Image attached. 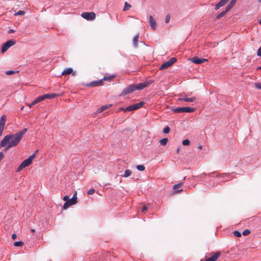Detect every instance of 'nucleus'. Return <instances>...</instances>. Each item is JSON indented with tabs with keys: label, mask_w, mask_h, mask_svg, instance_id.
I'll use <instances>...</instances> for the list:
<instances>
[{
	"label": "nucleus",
	"mask_w": 261,
	"mask_h": 261,
	"mask_svg": "<svg viewBox=\"0 0 261 261\" xmlns=\"http://www.w3.org/2000/svg\"><path fill=\"white\" fill-rule=\"evenodd\" d=\"M27 128H24L15 134H8L5 136L0 143V147H5L8 150L16 146L20 142L22 137L27 132Z\"/></svg>",
	"instance_id": "1"
},
{
	"label": "nucleus",
	"mask_w": 261,
	"mask_h": 261,
	"mask_svg": "<svg viewBox=\"0 0 261 261\" xmlns=\"http://www.w3.org/2000/svg\"><path fill=\"white\" fill-rule=\"evenodd\" d=\"M144 105V102L143 101H141L139 103L130 105L126 108H121V110L123 111L124 112L133 111L141 108Z\"/></svg>",
	"instance_id": "2"
},
{
	"label": "nucleus",
	"mask_w": 261,
	"mask_h": 261,
	"mask_svg": "<svg viewBox=\"0 0 261 261\" xmlns=\"http://www.w3.org/2000/svg\"><path fill=\"white\" fill-rule=\"evenodd\" d=\"M173 112L176 113H192L195 110L194 108L190 107H179L177 108L172 109Z\"/></svg>",
	"instance_id": "3"
},
{
	"label": "nucleus",
	"mask_w": 261,
	"mask_h": 261,
	"mask_svg": "<svg viewBox=\"0 0 261 261\" xmlns=\"http://www.w3.org/2000/svg\"><path fill=\"white\" fill-rule=\"evenodd\" d=\"M16 41L15 40H9L3 44L2 48V53H4L10 47L15 44Z\"/></svg>",
	"instance_id": "4"
},
{
	"label": "nucleus",
	"mask_w": 261,
	"mask_h": 261,
	"mask_svg": "<svg viewBox=\"0 0 261 261\" xmlns=\"http://www.w3.org/2000/svg\"><path fill=\"white\" fill-rule=\"evenodd\" d=\"M176 61V59L175 58H171L169 61L163 64L160 68V70H164L173 64Z\"/></svg>",
	"instance_id": "5"
},
{
	"label": "nucleus",
	"mask_w": 261,
	"mask_h": 261,
	"mask_svg": "<svg viewBox=\"0 0 261 261\" xmlns=\"http://www.w3.org/2000/svg\"><path fill=\"white\" fill-rule=\"evenodd\" d=\"M153 82V80H150L147 81H145L143 83H139L136 86V90H142L144 88L149 86L150 84H151Z\"/></svg>",
	"instance_id": "6"
},
{
	"label": "nucleus",
	"mask_w": 261,
	"mask_h": 261,
	"mask_svg": "<svg viewBox=\"0 0 261 261\" xmlns=\"http://www.w3.org/2000/svg\"><path fill=\"white\" fill-rule=\"evenodd\" d=\"M136 90V85H130L126 88H125L120 94V96H123L127 94L130 93Z\"/></svg>",
	"instance_id": "7"
},
{
	"label": "nucleus",
	"mask_w": 261,
	"mask_h": 261,
	"mask_svg": "<svg viewBox=\"0 0 261 261\" xmlns=\"http://www.w3.org/2000/svg\"><path fill=\"white\" fill-rule=\"evenodd\" d=\"M81 16L85 19L89 20H94L96 17V14L94 12H83Z\"/></svg>",
	"instance_id": "8"
},
{
	"label": "nucleus",
	"mask_w": 261,
	"mask_h": 261,
	"mask_svg": "<svg viewBox=\"0 0 261 261\" xmlns=\"http://www.w3.org/2000/svg\"><path fill=\"white\" fill-rule=\"evenodd\" d=\"M32 163V162L28 159L24 160L21 164L18 166L17 169V172H19L24 168L29 166Z\"/></svg>",
	"instance_id": "9"
},
{
	"label": "nucleus",
	"mask_w": 261,
	"mask_h": 261,
	"mask_svg": "<svg viewBox=\"0 0 261 261\" xmlns=\"http://www.w3.org/2000/svg\"><path fill=\"white\" fill-rule=\"evenodd\" d=\"M77 202V200H74L72 198L69 199L68 201L65 202L63 206V209L66 210L69 206L76 204Z\"/></svg>",
	"instance_id": "10"
},
{
	"label": "nucleus",
	"mask_w": 261,
	"mask_h": 261,
	"mask_svg": "<svg viewBox=\"0 0 261 261\" xmlns=\"http://www.w3.org/2000/svg\"><path fill=\"white\" fill-rule=\"evenodd\" d=\"M190 61L195 64H200L203 63L207 62L208 61V60L206 59H204V58L200 59L197 57H195L191 58L190 59Z\"/></svg>",
	"instance_id": "11"
},
{
	"label": "nucleus",
	"mask_w": 261,
	"mask_h": 261,
	"mask_svg": "<svg viewBox=\"0 0 261 261\" xmlns=\"http://www.w3.org/2000/svg\"><path fill=\"white\" fill-rule=\"evenodd\" d=\"M149 23L150 25L151 29L153 30H156L157 25L155 19L153 18L152 15L149 16Z\"/></svg>",
	"instance_id": "12"
},
{
	"label": "nucleus",
	"mask_w": 261,
	"mask_h": 261,
	"mask_svg": "<svg viewBox=\"0 0 261 261\" xmlns=\"http://www.w3.org/2000/svg\"><path fill=\"white\" fill-rule=\"evenodd\" d=\"M183 95L184 94H181L180 95V97L178 99V101L194 102L196 100V98L195 97L187 98L186 97H182Z\"/></svg>",
	"instance_id": "13"
},
{
	"label": "nucleus",
	"mask_w": 261,
	"mask_h": 261,
	"mask_svg": "<svg viewBox=\"0 0 261 261\" xmlns=\"http://www.w3.org/2000/svg\"><path fill=\"white\" fill-rule=\"evenodd\" d=\"M220 255V252H216L214 253L212 256L206 258L205 261H216Z\"/></svg>",
	"instance_id": "14"
},
{
	"label": "nucleus",
	"mask_w": 261,
	"mask_h": 261,
	"mask_svg": "<svg viewBox=\"0 0 261 261\" xmlns=\"http://www.w3.org/2000/svg\"><path fill=\"white\" fill-rule=\"evenodd\" d=\"M60 94H57L55 93H51V94H44L42 96H41L42 100H44L45 99H50L53 98H55L56 97L59 96Z\"/></svg>",
	"instance_id": "15"
},
{
	"label": "nucleus",
	"mask_w": 261,
	"mask_h": 261,
	"mask_svg": "<svg viewBox=\"0 0 261 261\" xmlns=\"http://www.w3.org/2000/svg\"><path fill=\"white\" fill-rule=\"evenodd\" d=\"M103 81L102 80H100L97 81L92 82L87 85V86L90 87H97L102 85Z\"/></svg>",
	"instance_id": "16"
},
{
	"label": "nucleus",
	"mask_w": 261,
	"mask_h": 261,
	"mask_svg": "<svg viewBox=\"0 0 261 261\" xmlns=\"http://www.w3.org/2000/svg\"><path fill=\"white\" fill-rule=\"evenodd\" d=\"M72 74L73 75H75V72H73V69L71 68H68L64 69L62 72V75H66L70 74Z\"/></svg>",
	"instance_id": "17"
},
{
	"label": "nucleus",
	"mask_w": 261,
	"mask_h": 261,
	"mask_svg": "<svg viewBox=\"0 0 261 261\" xmlns=\"http://www.w3.org/2000/svg\"><path fill=\"white\" fill-rule=\"evenodd\" d=\"M41 101H42V98H41V97L40 96L38 97L34 100H33V102L31 103H28L27 105L30 108H31L33 106L37 104V103Z\"/></svg>",
	"instance_id": "18"
},
{
	"label": "nucleus",
	"mask_w": 261,
	"mask_h": 261,
	"mask_svg": "<svg viewBox=\"0 0 261 261\" xmlns=\"http://www.w3.org/2000/svg\"><path fill=\"white\" fill-rule=\"evenodd\" d=\"M111 107H112V105H111V104H108V105L102 106L99 109H98L97 110V112L101 113V112L104 111L105 110H106V109L110 108Z\"/></svg>",
	"instance_id": "19"
},
{
	"label": "nucleus",
	"mask_w": 261,
	"mask_h": 261,
	"mask_svg": "<svg viewBox=\"0 0 261 261\" xmlns=\"http://www.w3.org/2000/svg\"><path fill=\"white\" fill-rule=\"evenodd\" d=\"M6 121V116L3 115L0 120V128H4Z\"/></svg>",
	"instance_id": "20"
},
{
	"label": "nucleus",
	"mask_w": 261,
	"mask_h": 261,
	"mask_svg": "<svg viewBox=\"0 0 261 261\" xmlns=\"http://www.w3.org/2000/svg\"><path fill=\"white\" fill-rule=\"evenodd\" d=\"M237 0H231L229 4L226 7L227 11H229L231 8L235 5Z\"/></svg>",
	"instance_id": "21"
},
{
	"label": "nucleus",
	"mask_w": 261,
	"mask_h": 261,
	"mask_svg": "<svg viewBox=\"0 0 261 261\" xmlns=\"http://www.w3.org/2000/svg\"><path fill=\"white\" fill-rule=\"evenodd\" d=\"M139 41V35L135 36L133 39V43L135 47H137L138 45V42Z\"/></svg>",
	"instance_id": "22"
},
{
	"label": "nucleus",
	"mask_w": 261,
	"mask_h": 261,
	"mask_svg": "<svg viewBox=\"0 0 261 261\" xmlns=\"http://www.w3.org/2000/svg\"><path fill=\"white\" fill-rule=\"evenodd\" d=\"M115 77V76L113 75H110V76H105L103 79H102V81H111L112 79H113V78Z\"/></svg>",
	"instance_id": "23"
},
{
	"label": "nucleus",
	"mask_w": 261,
	"mask_h": 261,
	"mask_svg": "<svg viewBox=\"0 0 261 261\" xmlns=\"http://www.w3.org/2000/svg\"><path fill=\"white\" fill-rule=\"evenodd\" d=\"M228 11H227V8H226V10L225 11H222L220 14H219L216 17L217 19H219L221 17H223L224 15H225V14L228 12Z\"/></svg>",
	"instance_id": "24"
},
{
	"label": "nucleus",
	"mask_w": 261,
	"mask_h": 261,
	"mask_svg": "<svg viewBox=\"0 0 261 261\" xmlns=\"http://www.w3.org/2000/svg\"><path fill=\"white\" fill-rule=\"evenodd\" d=\"M167 142H168L167 138H163V139H161L160 141V144L162 145H164V146H165L167 144Z\"/></svg>",
	"instance_id": "25"
},
{
	"label": "nucleus",
	"mask_w": 261,
	"mask_h": 261,
	"mask_svg": "<svg viewBox=\"0 0 261 261\" xmlns=\"http://www.w3.org/2000/svg\"><path fill=\"white\" fill-rule=\"evenodd\" d=\"M130 7H131L130 5L128 4L127 2H125L123 10L124 11H126L128 10V9H129Z\"/></svg>",
	"instance_id": "26"
},
{
	"label": "nucleus",
	"mask_w": 261,
	"mask_h": 261,
	"mask_svg": "<svg viewBox=\"0 0 261 261\" xmlns=\"http://www.w3.org/2000/svg\"><path fill=\"white\" fill-rule=\"evenodd\" d=\"M132 174V171L130 170H126L124 172V174L123 176L125 177H127L129 176Z\"/></svg>",
	"instance_id": "27"
},
{
	"label": "nucleus",
	"mask_w": 261,
	"mask_h": 261,
	"mask_svg": "<svg viewBox=\"0 0 261 261\" xmlns=\"http://www.w3.org/2000/svg\"><path fill=\"white\" fill-rule=\"evenodd\" d=\"M23 244V242L22 241L15 242L14 243V245L16 247L21 246Z\"/></svg>",
	"instance_id": "28"
},
{
	"label": "nucleus",
	"mask_w": 261,
	"mask_h": 261,
	"mask_svg": "<svg viewBox=\"0 0 261 261\" xmlns=\"http://www.w3.org/2000/svg\"><path fill=\"white\" fill-rule=\"evenodd\" d=\"M137 169L139 171H144L145 170V167L143 165H137Z\"/></svg>",
	"instance_id": "29"
},
{
	"label": "nucleus",
	"mask_w": 261,
	"mask_h": 261,
	"mask_svg": "<svg viewBox=\"0 0 261 261\" xmlns=\"http://www.w3.org/2000/svg\"><path fill=\"white\" fill-rule=\"evenodd\" d=\"M38 151V150H37L36 151V152H34V153H33L29 158L28 159L30 160V161H31L32 162V161L35 158L36 156V152Z\"/></svg>",
	"instance_id": "30"
},
{
	"label": "nucleus",
	"mask_w": 261,
	"mask_h": 261,
	"mask_svg": "<svg viewBox=\"0 0 261 261\" xmlns=\"http://www.w3.org/2000/svg\"><path fill=\"white\" fill-rule=\"evenodd\" d=\"M182 144L185 146L189 145L190 144V141L188 139H185L182 141Z\"/></svg>",
	"instance_id": "31"
},
{
	"label": "nucleus",
	"mask_w": 261,
	"mask_h": 261,
	"mask_svg": "<svg viewBox=\"0 0 261 261\" xmlns=\"http://www.w3.org/2000/svg\"><path fill=\"white\" fill-rule=\"evenodd\" d=\"M233 234L234 236L237 237H241V233L239 231L237 230L234 231L233 232Z\"/></svg>",
	"instance_id": "32"
},
{
	"label": "nucleus",
	"mask_w": 261,
	"mask_h": 261,
	"mask_svg": "<svg viewBox=\"0 0 261 261\" xmlns=\"http://www.w3.org/2000/svg\"><path fill=\"white\" fill-rule=\"evenodd\" d=\"M250 233V231L249 229H245L243 231V235L246 236H248Z\"/></svg>",
	"instance_id": "33"
},
{
	"label": "nucleus",
	"mask_w": 261,
	"mask_h": 261,
	"mask_svg": "<svg viewBox=\"0 0 261 261\" xmlns=\"http://www.w3.org/2000/svg\"><path fill=\"white\" fill-rule=\"evenodd\" d=\"M25 14V12L24 11L20 10L16 12L14 15H23Z\"/></svg>",
	"instance_id": "34"
},
{
	"label": "nucleus",
	"mask_w": 261,
	"mask_h": 261,
	"mask_svg": "<svg viewBox=\"0 0 261 261\" xmlns=\"http://www.w3.org/2000/svg\"><path fill=\"white\" fill-rule=\"evenodd\" d=\"M18 71H13V70H9V71H7L6 72V74L7 75H11V74H14L15 73H16V72H18Z\"/></svg>",
	"instance_id": "35"
},
{
	"label": "nucleus",
	"mask_w": 261,
	"mask_h": 261,
	"mask_svg": "<svg viewBox=\"0 0 261 261\" xmlns=\"http://www.w3.org/2000/svg\"><path fill=\"white\" fill-rule=\"evenodd\" d=\"M182 184H183L182 182H180L179 184L174 185L173 189L176 190V189H178V188L180 187L182 185Z\"/></svg>",
	"instance_id": "36"
},
{
	"label": "nucleus",
	"mask_w": 261,
	"mask_h": 261,
	"mask_svg": "<svg viewBox=\"0 0 261 261\" xmlns=\"http://www.w3.org/2000/svg\"><path fill=\"white\" fill-rule=\"evenodd\" d=\"M254 85L256 88L261 90V83H255Z\"/></svg>",
	"instance_id": "37"
},
{
	"label": "nucleus",
	"mask_w": 261,
	"mask_h": 261,
	"mask_svg": "<svg viewBox=\"0 0 261 261\" xmlns=\"http://www.w3.org/2000/svg\"><path fill=\"white\" fill-rule=\"evenodd\" d=\"M170 15L169 14H167L166 15V17H165V22L166 23H168L170 20Z\"/></svg>",
	"instance_id": "38"
},
{
	"label": "nucleus",
	"mask_w": 261,
	"mask_h": 261,
	"mask_svg": "<svg viewBox=\"0 0 261 261\" xmlns=\"http://www.w3.org/2000/svg\"><path fill=\"white\" fill-rule=\"evenodd\" d=\"M170 128L169 126H166L164 129V130H163V132L165 133V134H167L169 132H170Z\"/></svg>",
	"instance_id": "39"
},
{
	"label": "nucleus",
	"mask_w": 261,
	"mask_h": 261,
	"mask_svg": "<svg viewBox=\"0 0 261 261\" xmlns=\"http://www.w3.org/2000/svg\"><path fill=\"white\" fill-rule=\"evenodd\" d=\"M95 192V190L94 189H91L88 191V194L89 195H92Z\"/></svg>",
	"instance_id": "40"
},
{
	"label": "nucleus",
	"mask_w": 261,
	"mask_h": 261,
	"mask_svg": "<svg viewBox=\"0 0 261 261\" xmlns=\"http://www.w3.org/2000/svg\"><path fill=\"white\" fill-rule=\"evenodd\" d=\"M227 2L224 0H221L219 3L222 6H224Z\"/></svg>",
	"instance_id": "41"
},
{
	"label": "nucleus",
	"mask_w": 261,
	"mask_h": 261,
	"mask_svg": "<svg viewBox=\"0 0 261 261\" xmlns=\"http://www.w3.org/2000/svg\"><path fill=\"white\" fill-rule=\"evenodd\" d=\"M221 7H222V6L218 3V4H217L215 6V10H218V9H219Z\"/></svg>",
	"instance_id": "42"
},
{
	"label": "nucleus",
	"mask_w": 261,
	"mask_h": 261,
	"mask_svg": "<svg viewBox=\"0 0 261 261\" xmlns=\"http://www.w3.org/2000/svg\"><path fill=\"white\" fill-rule=\"evenodd\" d=\"M72 198L74 200H77V192H75L73 195V196L72 197Z\"/></svg>",
	"instance_id": "43"
},
{
	"label": "nucleus",
	"mask_w": 261,
	"mask_h": 261,
	"mask_svg": "<svg viewBox=\"0 0 261 261\" xmlns=\"http://www.w3.org/2000/svg\"><path fill=\"white\" fill-rule=\"evenodd\" d=\"M257 55L259 56H261V46L258 49Z\"/></svg>",
	"instance_id": "44"
},
{
	"label": "nucleus",
	"mask_w": 261,
	"mask_h": 261,
	"mask_svg": "<svg viewBox=\"0 0 261 261\" xmlns=\"http://www.w3.org/2000/svg\"><path fill=\"white\" fill-rule=\"evenodd\" d=\"M64 201H65L66 202L68 201L69 199V197L68 196H65L63 198Z\"/></svg>",
	"instance_id": "45"
},
{
	"label": "nucleus",
	"mask_w": 261,
	"mask_h": 261,
	"mask_svg": "<svg viewBox=\"0 0 261 261\" xmlns=\"http://www.w3.org/2000/svg\"><path fill=\"white\" fill-rule=\"evenodd\" d=\"M17 238V235L15 233H13L12 235V239L15 240Z\"/></svg>",
	"instance_id": "46"
},
{
	"label": "nucleus",
	"mask_w": 261,
	"mask_h": 261,
	"mask_svg": "<svg viewBox=\"0 0 261 261\" xmlns=\"http://www.w3.org/2000/svg\"><path fill=\"white\" fill-rule=\"evenodd\" d=\"M147 210V207L146 206H144L142 207V211L143 212L146 211Z\"/></svg>",
	"instance_id": "47"
},
{
	"label": "nucleus",
	"mask_w": 261,
	"mask_h": 261,
	"mask_svg": "<svg viewBox=\"0 0 261 261\" xmlns=\"http://www.w3.org/2000/svg\"><path fill=\"white\" fill-rule=\"evenodd\" d=\"M4 128H0V137L2 135Z\"/></svg>",
	"instance_id": "48"
},
{
	"label": "nucleus",
	"mask_w": 261,
	"mask_h": 261,
	"mask_svg": "<svg viewBox=\"0 0 261 261\" xmlns=\"http://www.w3.org/2000/svg\"><path fill=\"white\" fill-rule=\"evenodd\" d=\"M198 148L199 149H202V145H201V144H198Z\"/></svg>",
	"instance_id": "49"
},
{
	"label": "nucleus",
	"mask_w": 261,
	"mask_h": 261,
	"mask_svg": "<svg viewBox=\"0 0 261 261\" xmlns=\"http://www.w3.org/2000/svg\"><path fill=\"white\" fill-rule=\"evenodd\" d=\"M14 32V30H10L8 31V33L9 34H11V33H13Z\"/></svg>",
	"instance_id": "50"
},
{
	"label": "nucleus",
	"mask_w": 261,
	"mask_h": 261,
	"mask_svg": "<svg viewBox=\"0 0 261 261\" xmlns=\"http://www.w3.org/2000/svg\"><path fill=\"white\" fill-rule=\"evenodd\" d=\"M31 232H35V229H32L31 230Z\"/></svg>",
	"instance_id": "51"
},
{
	"label": "nucleus",
	"mask_w": 261,
	"mask_h": 261,
	"mask_svg": "<svg viewBox=\"0 0 261 261\" xmlns=\"http://www.w3.org/2000/svg\"><path fill=\"white\" fill-rule=\"evenodd\" d=\"M258 70H261V66H259L257 68Z\"/></svg>",
	"instance_id": "52"
},
{
	"label": "nucleus",
	"mask_w": 261,
	"mask_h": 261,
	"mask_svg": "<svg viewBox=\"0 0 261 261\" xmlns=\"http://www.w3.org/2000/svg\"><path fill=\"white\" fill-rule=\"evenodd\" d=\"M23 109H24V106H22V107L21 108L20 110L22 111V110H23Z\"/></svg>",
	"instance_id": "53"
},
{
	"label": "nucleus",
	"mask_w": 261,
	"mask_h": 261,
	"mask_svg": "<svg viewBox=\"0 0 261 261\" xmlns=\"http://www.w3.org/2000/svg\"><path fill=\"white\" fill-rule=\"evenodd\" d=\"M258 23L261 24V18L260 19V20H259L258 21Z\"/></svg>",
	"instance_id": "54"
},
{
	"label": "nucleus",
	"mask_w": 261,
	"mask_h": 261,
	"mask_svg": "<svg viewBox=\"0 0 261 261\" xmlns=\"http://www.w3.org/2000/svg\"><path fill=\"white\" fill-rule=\"evenodd\" d=\"M258 2L259 3H261V0H258Z\"/></svg>",
	"instance_id": "55"
},
{
	"label": "nucleus",
	"mask_w": 261,
	"mask_h": 261,
	"mask_svg": "<svg viewBox=\"0 0 261 261\" xmlns=\"http://www.w3.org/2000/svg\"><path fill=\"white\" fill-rule=\"evenodd\" d=\"M182 190H180L179 191H178V192H180V191H182Z\"/></svg>",
	"instance_id": "56"
},
{
	"label": "nucleus",
	"mask_w": 261,
	"mask_h": 261,
	"mask_svg": "<svg viewBox=\"0 0 261 261\" xmlns=\"http://www.w3.org/2000/svg\"><path fill=\"white\" fill-rule=\"evenodd\" d=\"M224 1H226V2H227L228 0H224Z\"/></svg>",
	"instance_id": "57"
}]
</instances>
